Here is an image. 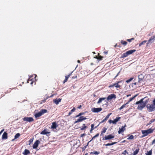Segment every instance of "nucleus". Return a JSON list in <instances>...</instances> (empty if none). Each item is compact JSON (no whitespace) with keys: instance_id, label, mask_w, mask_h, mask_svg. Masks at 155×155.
<instances>
[{"instance_id":"obj_54","label":"nucleus","mask_w":155,"mask_h":155,"mask_svg":"<svg viewBox=\"0 0 155 155\" xmlns=\"http://www.w3.org/2000/svg\"><path fill=\"white\" fill-rule=\"evenodd\" d=\"M104 53L105 54H107V51H104Z\"/></svg>"},{"instance_id":"obj_31","label":"nucleus","mask_w":155,"mask_h":155,"mask_svg":"<svg viewBox=\"0 0 155 155\" xmlns=\"http://www.w3.org/2000/svg\"><path fill=\"white\" fill-rule=\"evenodd\" d=\"M47 133L46 132V130H44L41 132V134H46Z\"/></svg>"},{"instance_id":"obj_13","label":"nucleus","mask_w":155,"mask_h":155,"mask_svg":"<svg viewBox=\"0 0 155 155\" xmlns=\"http://www.w3.org/2000/svg\"><path fill=\"white\" fill-rule=\"evenodd\" d=\"M52 125L51 127V128L53 129H56L58 127V125L55 122L52 123Z\"/></svg>"},{"instance_id":"obj_6","label":"nucleus","mask_w":155,"mask_h":155,"mask_svg":"<svg viewBox=\"0 0 155 155\" xmlns=\"http://www.w3.org/2000/svg\"><path fill=\"white\" fill-rule=\"evenodd\" d=\"M114 137V135H113L112 134H109L107 136H105L103 138V140H109L113 138Z\"/></svg>"},{"instance_id":"obj_45","label":"nucleus","mask_w":155,"mask_h":155,"mask_svg":"<svg viewBox=\"0 0 155 155\" xmlns=\"http://www.w3.org/2000/svg\"><path fill=\"white\" fill-rule=\"evenodd\" d=\"M139 80H138V82L139 83L141 82V81H142L143 80V79H140V78H138Z\"/></svg>"},{"instance_id":"obj_30","label":"nucleus","mask_w":155,"mask_h":155,"mask_svg":"<svg viewBox=\"0 0 155 155\" xmlns=\"http://www.w3.org/2000/svg\"><path fill=\"white\" fill-rule=\"evenodd\" d=\"M133 79V78H131L130 79L126 81V82L127 83H128L129 82H130V81H131Z\"/></svg>"},{"instance_id":"obj_11","label":"nucleus","mask_w":155,"mask_h":155,"mask_svg":"<svg viewBox=\"0 0 155 155\" xmlns=\"http://www.w3.org/2000/svg\"><path fill=\"white\" fill-rule=\"evenodd\" d=\"M40 143V142L38 140H36L34 143L33 147L34 149H36L38 147V144Z\"/></svg>"},{"instance_id":"obj_47","label":"nucleus","mask_w":155,"mask_h":155,"mask_svg":"<svg viewBox=\"0 0 155 155\" xmlns=\"http://www.w3.org/2000/svg\"><path fill=\"white\" fill-rule=\"evenodd\" d=\"M152 123L151 121V120H150V121L149 122V123H148V124H147V125H150V124H151Z\"/></svg>"},{"instance_id":"obj_21","label":"nucleus","mask_w":155,"mask_h":155,"mask_svg":"<svg viewBox=\"0 0 155 155\" xmlns=\"http://www.w3.org/2000/svg\"><path fill=\"white\" fill-rule=\"evenodd\" d=\"M139 148L137 149L133 153V155H136L139 152Z\"/></svg>"},{"instance_id":"obj_15","label":"nucleus","mask_w":155,"mask_h":155,"mask_svg":"<svg viewBox=\"0 0 155 155\" xmlns=\"http://www.w3.org/2000/svg\"><path fill=\"white\" fill-rule=\"evenodd\" d=\"M7 138V133L6 132H4L2 135V139H6Z\"/></svg>"},{"instance_id":"obj_7","label":"nucleus","mask_w":155,"mask_h":155,"mask_svg":"<svg viewBox=\"0 0 155 155\" xmlns=\"http://www.w3.org/2000/svg\"><path fill=\"white\" fill-rule=\"evenodd\" d=\"M102 110V109L101 107L99 108H93L91 109V111L94 112L98 113Z\"/></svg>"},{"instance_id":"obj_42","label":"nucleus","mask_w":155,"mask_h":155,"mask_svg":"<svg viewBox=\"0 0 155 155\" xmlns=\"http://www.w3.org/2000/svg\"><path fill=\"white\" fill-rule=\"evenodd\" d=\"M127 153V152L126 150H125L122 153V154L125 155Z\"/></svg>"},{"instance_id":"obj_62","label":"nucleus","mask_w":155,"mask_h":155,"mask_svg":"<svg viewBox=\"0 0 155 155\" xmlns=\"http://www.w3.org/2000/svg\"><path fill=\"white\" fill-rule=\"evenodd\" d=\"M53 96V95H51V96H50L49 97H52Z\"/></svg>"},{"instance_id":"obj_51","label":"nucleus","mask_w":155,"mask_h":155,"mask_svg":"<svg viewBox=\"0 0 155 155\" xmlns=\"http://www.w3.org/2000/svg\"><path fill=\"white\" fill-rule=\"evenodd\" d=\"M113 120H110L109 121V122L110 123H112V122Z\"/></svg>"},{"instance_id":"obj_56","label":"nucleus","mask_w":155,"mask_h":155,"mask_svg":"<svg viewBox=\"0 0 155 155\" xmlns=\"http://www.w3.org/2000/svg\"><path fill=\"white\" fill-rule=\"evenodd\" d=\"M114 86H113V84L112 85H110L109 86V87H114Z\"/></svg>"},{"instance_id":"obj_2","label":"nucleus","mask_w":155,"mask_h":155,"mask_svg":"<svg viewBox=\"0 0 155 155\" xmlns=\"http://www.w3.org/2000/svg\"><path fill=\"white\" fill-rule=\"evenodd\" d=\"M146 107L149 112H150L155 110V105L153 103L150 104H148L147 105Z\"/></svg>"},{"instance_id":"obj_17","label":"nucleus","mask_w":155,"mask_h":155,"mask_svg":"<svg viewBox=\"0 0 155 155\" xmlns=\"http://www.w3.org/2000/svg\"><path fill=\"white\" fill-rule=\"evenodd\" d=\"M86 119L87 118L86 117H85L83 116H81L79 117V119H78V120H79V122H80Z\"/></svg>"},{"instance_id":"obj_63","label":"nucleus","mask_w":155,"mask_h":155,"mask_svg":"<svg viewBox=\"0 0 155 155\" xmlns=\"http://www.w3.org/2000/svg\"><path fill=\"white\" fill-rule=\"evenodd\" d=\"M130 39H131V40L132 41V40H134V38H132Z\"/></svg>"},{"instance_id":"obj_49","label":"nucleus","mask_w":155,"mask_h":155,"mask_svg":"<svg viewBox=\"0 0 155 155\" xmlns=\"http://www.w3.org/2000/svg\"><path fill=\"white\" fill-rule=\"evenodd\" d=\"M4 129H3L1 132H0V135L4 131Z\"/></svg>"},{"instance_id":"obj_3","label":"nucleus","mask_w":155,"mask_h":155,"mask_svg":"<svg viewBox=\"0 0 155 155\" xmlns=\"http://www.w3.org/2000/svg\"><path fill=\"white\" fill-rule=\"evenodd\" d=\"M47 112V110L46 109H42L40 112L36 114L35 116L36 118L42 115L43 114L46 113Z\"/></svg>"},{"instance_id":"obj_12","label":"nucleus","mask_w":155,"mask_h":155,"mask_svg":"<svg viewBox=\"0 0 155 155\" xmlns=\"http://www.w3.org/2000/svg\"><path fill=\"white\" fill-rule=\"evenodd\" d=\"M113 98H116L115 95L114 94H111V95L108 96V97L107 98V100L108 101L109 100H111Z\"/></svg>"},{"instance_id":"obj_22","label":"nucleus","mask_w":155,"mask_h":155,"mask_svg":"<svg viewBox=\"0 0 155 155\" xmlns=\"http://www.w3.org/2000/svg\"><path fill=\"white\" fill-rule=\"evenodd\" d=\"M99 152H97V151H94V152H91L90 153L91 154L97 155L99 154Z\"/></svg>"},{"instance_id":"obj_8","label":"nucleus","mask_w":155,"mask_h":155,"mask_svg":"<svg viewBox=\"0 0 155 155\" xmlns=\"http://www.w3.org/2000/svg\"><path fill=\"white\" fill-rule=\"evenodd\" d=\"M23 120L24 121L28 122H30L33 121V119L31 117H25L23 118Z\"/></svg>"},{"instance_id":"obj_19","label":"nucleus","mask_w":155,"mask_h":155,"mask_svg":"<svg viewBox=\"0 0 155 155\" xmlns=\"http://www.w3.org/2000/svg\"><path fill=\"white\" fill-rule=\"evenodd\" d=\"M120 81H118L117 83H115L113 84V86H115L116 88H120V86L118 84V83H119Z\"/></svg>"},{"instance_id":"obj_9","label":"nucleus","mask_w":155,"mask_h":155,"mask_svg":"<svg viewBox=\"0 0 155 155\" xmlns=\"http://www.w3.org/2000/svg\"><path fill=\"white\" fill-rule=\"evenodd\" d=\"M155 39V36H153L152 37L150 38L148 41V42L147 44L148 45L150 43H151L153 42Z\"/></svg>"},{"instance_id":"obj_43","label":"nucleus","mask_w":155,"mask_h":155,"mask_svg":"<svg viewBox=\"0 0 155 155\" xmlns=\"http://www.w3.org/2000/svg\"><path fill=\"white\" fill-rule=\"evenodd\" d=\"M83 114V113H79V114L78 115H77V116H76V117H79L80 116H81V115H82V114Z\"/></svg>"},{"instance_id":"obj_59","label":"nucleus","mask_w":155,"mask_h":155,"mask_svg":"<svg viewBox=\"0 0 155 155\" xmlns=\"http://www.w3.org/2000/svg\"><path fill=\"white\" fill-rule=\"evenodd\" d=\"M72 113V112H71V111L70 112H69V114H68L69 115H71Z\"/></svg>"},{"instance_id":"obj_48","label":"nucleus","mask_w":155,"mask_h":155,"mask_svg":"<svg viewBox=\"0 0 155 155\" xmlns=\"http://www.w3.org/2000/svg\"><path fill=\"white\" fill-rule=\"evenodd\" d=\"M155 121V118L154 119H152L151 120V121L152 123L154 122Z\"/></svg>"},{"instance_id":"obj_57","label":"nucleus","mask_w":155,"mask_h":155,"mask_svg":"<svg viewBox=\"0 0 155 155\" xmlns=\"http://www.w3.org/2000/svg\"><path fill=\"white\" fill-rule=\"evenodd\" d=\"M81 107V105H80L78 107V108H79V109H80Z\"/></svg>"},{"instance_id":"obj_40","label":"nucleus","mask_w":155,"mask_h":155,"mask_svg":"<svg viewBox=\"0 0 155 155\" xmlns=\"http://www.w3.org/2000/svg\"><path fill=\"white\" fill-rule=\"evenodd\" d=\"M94 124H92L91 125V130H93L94 129Z\"/></svg>"},{"instance_id":"obj_50","label":"nucleus","mask_w":155,"mask_h":155,"mask_svg":"<svg viewBox=\"0 0 155 155\" xmlns=\"http://www.w3.org/2000/svg\"><path fill=\"white\" fill-rule=\"evenodd\" d=\"M73 72H71V74H69V75H68V76H67V77H68V78H69L70 76L71 75L72 73Z\"/></svg>"},{"instance_id":"obj_26","label":"nucleus","mask_w":155,"mask_h":155,"mask_svg":"<svg viewBox=\"0 0 155 155\" xmlns=\"http://www.w3.org/2000/svg\"><path fill=\"white\" fill-rule=\"evenodd\" d=\"M20 134L19 133L17 134L15 136V139H16L19 137Z\"/></svg>"},{"instance_id":"obj_32","label":"nucleus","mask_w":155,"mask_h":155,"mask_svg":"<svg viewBox=\"0 0 155 155\" xmlns=\"http://www.w3.org/2000/svg\"><path fill=\"white\" fill-rule=\"evenodd\" d=\"M147 41L146 40L143 41L140 44L139 46H140L141 45L144 44L145 43L147 42Z\"/></svg>"},{"instance_id":"obj_25","label":"nucleus","mask_w":155,"mask_h":155,"mask_svg":"<svg viewBox=\"0 0 155 155\" xmlns=\"http://www.w3.org/2000/svg\"><path fill=\"white\" fill-rule=\"evenodd\" d=\"M111 114V113H110L107 114V116L105 117V118L104 119V120H107V119L109 118V116Z\"/></svg>"},{"instance_id":"obj_53","label":"nucleus","mask_w":155,"mask_h":155,"mask_svg":"<svg viewBox=\"0 0 155 155\" xmlns=\"http://www.w3.org/2000/svg\"><path fill=\"white\" fill-rule=\"evenodd\" d=\"M127 41L129 42H130L131 41V39H128L127 40Z\"/></svg>"},{"instance_id":"obj_18","label":"nucleus","mask_w":155,"mask_h":155,"mask_svg":"<svg viewBox=\"0 0 155 155\" xmlns=\"http://www.w3.org/2000/svg\"><path fill=\"white\" fill-rule=\"evenodd\" d=\"M30 153L29 151L27 149H25L24 152L23 153L24 155H27Z\"/></svg>"},{"instance_id":"obj_58","label":"nucleus","mask_w":155,"mask_h":155,"mask_svg":"<svg viewBox=\"0 0 155 155\" xmlns=\"http://www.w3.org/2000/svg\"><path fill=\"white\" fill-rule=\"evenodd\" d=\"M94 58H95L97 59H98V57H97V56H96L95 57H94Z\"/></svg>"},{"instance_id":"obj_1","label":"nucleus","mask_w":155,"mask_h":155,"mask_svg":"<svg viewBox=\"0 0 155 155\" xmlns=\"http://www.w3.org/2000/svg\"><path fill=\"white\" fill-rule=\"evenodd\" d=\"M144 98L141 99L140 101L137 102L135 104L138 105L137 109L138 110H141L144 108L146 104V102L143 101Z\"/></svg>"},{"instance_id":"obj_41","label":"nucleus","mask_w":155,"mask_h":155,"mask_svg":"<svg viewBox=\"0 0 155 155\" xmlns=\"http://www.w3.org/2000/svg\"><path fill=\"white\" fill-rule=\"evenodd\" d=\"M98 59H99L100 60H101L102 58H103V57L101 56H99L98 57Z\"/></svg>"},{"instance_id":"obj_23","label":"nucleus","mask_w":155,"mask_h":155,"mask_svg":"<svg viewBox=\"0 0 155 155\" xmlns=\"http://www.w3.org/2000/svg\"><path fill=\"white\" fill-rule=\"evenodd\" d=\"M152 154V150H150L149 151H147V152L145 153L146 155H151Z\"/></svg>"},{"instance_id":"obj_60","label":"nucleus","mask_w":155,"mask_h":155,"mask_svg":"<svg viewBox=\"0 0 155 155\" xmlns=\"http://www.w3.org/2000/svg\"><path fill=\"white\" fill-rule=\"evenodd\" d=\"M120 72H119L117 74L116 76L115 77V78H116L117 77V76L118 75V74H119V73Z\"/></svg>"},{"instance_id":"obj_37","label":"nucleus","mask_w":155,"mask_h":155,"mask_svg":"<svg viewBox=\"0 0 155 155\" xmlns=\"http://www.w3.org/2000/svg\"><path fill=\"white\" fill-rule=\"evenodd\" d=\"M34 138H32V139H30L29 141V145H30L31 143H32L33 141Z\"/></svg>"},{"instance_id":"obj_52","label":"nucleus","mask_w":155,"mask_h":155,"mask_svg":"<svg viewBox=\"0 0 155 155\" xmlns=\"http://www.w3.org/2000/svg\"><path fill=\"white\" fill-rule=\"evenodd\" d=\"M79 122V120H77L76 121H75V122H74V123L76 124V123Z\"/></svg>"},{"instance_id":"obj_4","label":"nucleus","mask_w":155,"mask_h":155,"mask_svg":"<svg viewBox=\"0 0 155 155\" xmlns=\"http://www.w3.org/2000/svg\"><path fill=\"white\" fill-rule=\"evenodd\" d=\"M153 131V130L151 129L146 130H142L141 131L142 134H143L142 137H144L147 136L148 134L152 133Z\"/></svg>"},{"instance_id":"obj_24","label":"nucleus","mask_w":155,"mask_h":155,"mask_svg":"<svg viewBox=\"0 0 155 155\" xmlns=\"http://www.w3.org/2000/svg\"><path fill=\"white\" fill-rule=\"evenodd\" d=\"M128 104V102H127V103H126V104H124V105H123L122 106H121L119 108V109L120 110H121L123 108H124L126 106V104Z\"/></svg>"},{"instance_id":"obj_61","label":"nucleus","mask_w":155,"mask_h":155,"mask_svg":"<svg viewBox=\"0 0 155 155\" xmlns=\"http://www.w3.org/2000/svg\"><path fill=\"white\" fill-rule=\"evenodd\" d=\"M131 96L130 94H128V95H127V97H129V96Z\"/></svg>"},{"instance_id":"obj_39","label":"nucleus","mask_w":155,"mask_h":155,"mask_svg":"<svg viewBox=\"0 0 155 155\" xmlns=\"http://www.w3.org/2000/svg\"><path fill=\"white\" fill-rule=\"evenodd\" d=\"M68 78V77H67V76L65 77V80L64 81V83H65L67 81Z\"/></svg>"},{"instance_id":"obj_29","label":"nucleus","mask_w":155,"mask_h":155,"mask_svg":"<svg viewBox=\"0 0 155 155\" xmlns=\"http://www.w3.org/2000/svg\"><path fill=\"white\" fill-rule=\"evenodd\" d=\"M144 76L142 74H140L138 76V78H140V79H143L144 78Z\"/></svg>"},{"instance_id":"obj_28","label":"nucleus","mask_w":155,"mask_h":155,"mask_svg":"<svg viewBox=\"0 0 155 155\" xmlns=\"http://www.w3.org/2000/svg\"><path fill=\"white\" fill-rule=\"evenodd\" d=\"M107 128L105 127L102 131L101 132V134L102 135L103 133H105L106 132V130H107Z\"/></svg>"},{"instance_id":"obj_44","label":"nucleus","mask_w":155,"mask_h":155,"mask_svg":"<svg viewBox=\"0 0 155 155\" xmlns=\"http://www.w3.org/2000/svg\"><path fill=\"white\" fill-rule=\"evenodd\" d=\"M75 110V107H74L71 110V112H74Z\"/></svg>"},{"instance_id":"obj_5","label":"nucleus","mask_w":155,"mask_h":155,"mask_svg":"<svg viewBox=\"0 0 155 155\" xmlns=\"http://www.w3.org/2000/svg\"><path fill=\"white\" fill-rule=\"evenodd\" d=\"M136 51L135 50H130L126 52L125 53L123 54L122 57L124 58L127 57L130 54H132L133 52Z\"/></svg>"},{"instance_id":"obj_14","label":"nucleus","mask_w":155,"mask_h":155,"mask_svg":"<svg viewBox=\"0 0 155 155\" xmlns=\"http://www.w3.org/2000/svg\"><path fill=\"white\" fill-rule=\"evenodd\" d=\"M61 99L59 98L58 99H56L53 100V102L56 104H58L59 102H60L61 101Z\"/></svg>"},{"instance_id":"obj_35","label":"nucleus","mask_w":155,"mask_h":155,"mask_svg":"<svg viewBox=\"0 0 155 155\" xmlns=\"http://www.w3.org/2000/svg\"><path fill=\"white\" fill-rule=\"evenodd\" d=\"M134 137L133 135H131L130 136V137L127 138V139L130 140V139H132L134 138Z\"/></svg>"},{"instance_id":"obj_36","label":"nucleus","mask_w":155,"mask_h":155,"mask_svg":"<svg viewBox=\"0 0 155 155\" xmlns=\"http://www.w3.org/2000/svg\"><path fill=\"white\" fill-rule=\"evenodd\" d=\"M137 96V95H136L135 96H134L133 97L130 98L129 101H128V102L129 103L130 102L132 101L134 98H135V97H136Z\"/></svg>"},{"instance_id":"obj_55","label":"nucleus","mask_w":155,"mask_h":155,"mask_svg":"<svg viewBox=\"0 0 155 155\" xmlns=\"http://www.w3.org/2000/svg\"><path fill=\"white\" fill-rule=\"evenodd\" d=\"M85 135V134H81V137H83V136H84Z\"/></svg>"},{"instance_id":"obj_20","label":"nucleus","mask_w":155,"mask_h":155,"mask_svg":"<svg viewBox=\"0 0 155 155\" xmlns=\"http://www.w3.org/2000/svg\"><path fill=\"white\" fill-rule=\"evenodd\" d=\"M105 99H106L105 97H103V98H100L99 99L98 101V102H97V104H100L101 102L102 101L104 100Z\"/></svg>"},{"instance_id":"obj_10","label":"nucleus","mask_w":155,"mask_h":155,"mask_svg":"<svg viewBox=\"0 0 155 155\" xmlns=\"http://www.w3.org/2000/svg\"><path fill=\"white\" fill-rule=\"evenodd\" d=\"M126 127V125L125 124L124 126L122 127L121 128L119 129V130L118 131V133L119 134H120L121 133H122L124 132V131L125 130V127Z\"/></svg>"},{"instance_id":"obj_33","label":"nucleus","mask_w":155,"mask_h":155,"mask_svg":"<svg viewBox=\"0 0 155 155\" xmlns=\"http://www.w3.org/2000/svg\"><path fill=\"white\" fill-rule=\"evenodd\" d=\"M121 43L122 44L124 45H127V43L126 41H121Z\"/></svg>"},{"instance_id":"obj_34","label":"nucleus","mask_w":155,"mask_h":155,"mask_svg":"<svg viewBox=\"0 0 155 155\" xmlns=\"http://www.w3.org/2000/svg\"><path fill=\"white\" fill-rule=\"evenodd\" d=\"M83 125L84 126L81 129V130H84L87 127L85 126V124H84Z\"/></svg>"},{"instance_id":"obj_16","label":"nucleus","mask_w":155,"mask_h":155,"mask_svg":"<svg viewBox=\"0 0 155 155\" xmlns=\"http://www.w3.org/2000/svg\"><path fill=\"white\" fill-rule=\"evenodd\" d=\"M120 118V117H118L114 119L112 122V123L113 124H115L117 122H118Z\"/></svg>"},{"instance_id":"obj_46","label":"nucleus","mask_w":155,"mask_h":155,"mask_svg":"<svg viewBox=\"0 0 155 155\" xmlns=\"http://www.w3.org/2000/svg\"><path fill=\"white\" fill-rule=\"evenodd\" d=\"M155 143V139H154L152 141V144L153 145L154 143Z\"/></svg>"},{"instance_id":"obj_38","label":"nucleus","mask_w":155,"mask_h":155,"mask_svg":"<svg viewBox=\"0 0 155 155\" xmlns=\"http://www.w3.org/2000/svg\"><path fill=\"white\" fill-rule=\"evenodd\" d=\"M99 135V134H97L95 136H94L92 138V140L93 139L96 138V137H98Z\"/></svg>"},{"instance_id":"obj_27","label":"nucleus","mask_w":155,"mask_h":155,"mask_svg":"<svg viewBox=\"0 0 155 155\" xmlns=\"http://www.w3.org/2000/svg\"><path fill=\"white\" fill-rule=\"evenodd\" d=\"M116 143V142H114L111 143H108L107 144H105L106 146H111L114 145Z\"/></svg>"},{"instance_id":"obj_64","label":"nucleus","mask_w":155,"mask_h":155,"mask_svg":"<svg viewBox=\"0 0 155 155\" xmlns=\"http://www.w3.org/2000/svg\"><path fill=\"white\" fill-rule=\"evenodd\" d=\"M78 62L79 63H80V61L79 60L78 61Z\"/></svg>"}]
</instances>
